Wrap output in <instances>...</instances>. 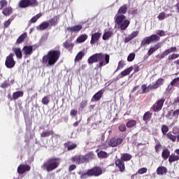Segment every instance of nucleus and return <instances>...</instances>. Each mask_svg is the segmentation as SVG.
Instances as JSON below:
<instances>
[{
  "label": "nucleus",
  "mask_w": 179,
  "mask_h": 179,
  "mask_svg": "<svg viewBox=\"0 0 179 179\" xmlns=\"http://www.w3.org/2000/svg\"><path fill=\"white\" fill-rule=\"evenodd\" d=\"M59 57H61L60 50H50L48 52L47 55L42 57V64L47 68L48 66H54V64L58 62Z\"/></svg>",
  "instance_id": "obj_1"
},
{
  "label": "nucleus",
  "mask_w": 179,
  "mask_h": 179,
  "mask_svg": "<svg viewBox=\"0 0 179 179\" xmlns=\"http://www.w3.org/2000/svg\"><path fill=\"white\" fill-rule=\"evenodd\" d=\"M59 164H61V158L52 157L43 162L41 167L45 171L50 173V171H52L53 170H55V169H58Z\"/></svg>",
  "instance_id": "obj_2"
},
{
  "label": "nucleus",
  "mask_w": 179,
  "mask_h": 179,
  "mask_svg": "<svg viewBox=\"0 0 179 179\" xmlns=\"http://www.w3.org/2000/svg\"><path fill=\"white\" fill-rule=\"evenodd\" d=\"M99 62V68H101V66H104V65H107L108 62H110V55H103L102 53H96L90 57V62Z\"/></svg>",
  "instance_id": "obj_3"
},
{
  "label": "nucleus",
  "mask_w": 179,
  "mask_h": 179,
  "mask_svg": "<svg viewBox=\"0 0 179 179\" xmlns=\"http://www.w3.org/2000/svg\"><path fill=\"white\" fill-rule=\"evenodd\" d=\"M115 22L117 25L118 29H120V30H127L130 23L129 20H127L125 15H120L115 16Z\"/></svg>",
  "instance_id": "obj_4"
},
{
  "label": "nucleus",
  "mask_w": 179,
  "mask_h": 179,
  "mask_svg": "<svg viewBox=\"0 0 179 179\" xmlns=\"http://www.w3.org/2000/svg\"><path fill=\"white\" fill-rule=\"evenodd\" d=\"M13 57H15V55L13 53H10L9 55L6 57L5 65L8 69H12V68L16 65V61H15Z\"/></svg>",
  "instance_id": "obj_5"
},
{
  "label": "nucleus",
  "mask_w": 179,
  "mask_h": 179,
  "mask_svg": "<svg viewBox=\"0 0 179 179\" xmlns=\"http://www.w3.org/2000/svg\"><path fill=\"white\" fill-rule=\"evenodd\" d=\"M160 40V37L157 35H151L150 36H148L145 38L141 42V45H146V44H150L152 41H159Z\"/></svg>",
  "instance_id": "obj_6"
},
{
  "label": "nucleus",
  "mask_w": 179,
  "mask_h": 179,
  "mask_svg": "<svg viewBox=\"0 0 179 179\" xmlns=\"http://www.w3.org/2000/svg\"><path fill=\"white\" fill-rule=\"evenodd\" d=\"M164 101H166V99L164 98L158 100L152 107V110L155 112L156 111H160L162 108H163V104H164Z\"/></svg>",
  "instance_id": "obj_7"
},
{
  "label": "nucleus",
  "mask_w": 179,
  "mask_h": 179,
  "mask_svg": "<svg viewBox=\"0 0 179 179\" xmlns=\"http://www.w3.org/2000/svg\"><path fill=\"white\" fill-rule=\"evenodd\" d=\"M122 138L113 137L109 141L108 145L112 148H115L116 146H120L122 143Z\"/></svg>",
  "instance_id": "obj_8"
},
{
  "label": "nucleus",
  "mask_w": 179,
  "mask_h": 179,
  "mask_svg": "<svg viewBox=\"0 0 179 179\" xmlns=\"http://www.w3.org/2000/svg\"><path fill=\"white\" fill-rule=\"evenodd\" d=\"M103 174V169L99 166H95L93 169H90V176L94 177H99Z\"/></svg>",
  "instance_id": "obj_9"
},
{
  "label": "nucleus",
  "mask_w": 179,
  "mask_h": 179,
  "mask_svg": "<svg viewBox=\"0 0 179 179\" xmlns=\"http://www.w3.org/2000/svg\"><path fill=\"white\" fill-rule=\"evenodd\" d=\"M177 51L176 47H172L169 49L166 50L163 53L158 55V57L159 59H163L165 57H167L169 54H171V52H176Z\"/></svg>",
  "instance_id": "obj_10"
},
{
  "label": "nucleus",
  "mask_w": 179,
  "mask_h": 179,
  "mask_svg": "<svg viewBox=\"0 0 179 179\" xmlns=\"http://www.w3.org/2000/svg\"><path fill=\"white\" fill-rule=\"evenodd\" d=\"M30 166L28 164H20L17 169L18 174H24L26 171H30Z\"/></svg>",
  "instance_id": "obj_11"
},
{
  "label": "nucleus",
  "mask_w": 179,
  "mask_h": 179,
  "mask_svg": "<svg viewBox=\"0 0 179 179\" xmlns=\"http://www.w3.org/2000/svg\"><path fill=\"white\" fill-rule=\"evenodd\" d=\"M101 37V33L96 32L92 35V38L90 41V44H99V40Z\"/></svg>",
  "instance_id": "obj_12"
},
{
  "label": "nucleus",
  "mask_w": 179,
  "mask_h": 179,
  "mask_svg": "<svg viewBox=\"0 0 179 179\" xmlns=\"http://www.w3.org/2000/svg\"><path fill=\"white\" fill-rule=\"evenodd\" d=\"M82 29H83V27L82 26V24H78L73 27H68L67 30L70 33H79Z\"/></svg>",
  "instance_id": "obj_13"
},
{
  "label": "nucleus",
  "mask_w": 179,
  "mask_h": 179,
  "mask_svg": "<svg viewBox=\"0 0 179 179\" xmlns=\"http://www.w3.org/2000/svg\"><path fill=\"white\" fill-rule=\"evenodd\" d=\"M90 159V155L87 154L85 155H78L79 164H83L84 163H88Z\"/></svg>",
  "instance_id": "obj_14"
},
{
  "label": "nucleus",
  "mask_w": 179,
  "mask_h": 179,
  "mask_svg": "<svg viewBox=\"0 0 179 179\" xmlns=\"http://www.w3.org/2000/svg\"><path fill=\"white\" fill-rule=\"evenodd\" d=\"M175 153H176V154H171L169 156V163H173L174 162H178V160H179V149H177L176 150H175Z\"/></svg>",
  "instance_id": "obj_15"
},
{
  "label": "nucleus",
  "mask_w": 179,
  "mask_h": 179,
  "mask_svg": "<svg viewBox=\"0 0 179 179\" xmlns=\"http://www.w3.org/2000/svg\"><path fill=\"white\" fill-rule=\"evenodd\" d=\"M22 51L26 57H29V55H31L33 54V46L31 45H25L22 48Z\"/></svg>",
  "instance_id": "obj_16"
},
{
  "label": "nucleus",
  "mask_w": 179,
  "mask_h": 179,
  "mask_svg": "<svg viewBox=\"0 0 179 179\" xmlns=\"http://www.w3.org/2000/svg\"><path fill=\"white\" fill-rule=\"evenodd\" d=\"M59 20V15H56L54 16L52 18H51L50 20L48 21V22L49 23V26H50V27H55V26H57V24H58V21Z\"/></svg>",
  "instance_id": "obj_17"
},
{
  "label": "nucleus",
  "mask_w": 179,
  "mask_h": 179,
  "mask_svg": "<svg viewBox=\"0 0 179 179\" xmlns=\"http://www.w3.org/2000/svg\"><path fill=\"white\" fill-rule=\"evenodd\" d=\"M13 13V8L11 6L5 7L2 10V15L3 16L8 17L10 16Z\"/></svg>",
  "instance_id": "obj_18"
},
{
  "label": "nucleus",
  "mask_w": 179,
  "mask_h": 179,
  "mask_svg": "<svg viewBox=\"0 0 179 179\" xmlns=\"http://www.w3.org/2000/svg\"><path fill=\"white\" fill-rule=\"evenodd\" d=\"M115 165L119 169L120 173H123L124 170H125V164L122 159H117Z\"/></svg>",
  "instance_id": "obj_19"
},
{
  "label": "nucleus",
  "mask_w": 179,
  "mask_h": 179,
  "mask_svg": "<svg viewBox=\"0 0 179 179\" xmlns=\"http://www.w3.org/2000/svg\"><path fill=\"white\" fill-rule=\"evenodd\" d=\"M128 9V5L124 4L122 6L119 10L117 13L116 14V16H124V14L127 13V10Z\"/></svg>",
  "instance_id": "obj_20"
},
{
  "label": "nucleus",
  "mask_w": 179,
  "mask_h": 179,
  "mask_svg": "<svg viewBox=\"0 0 179 179\" xmlns=\"http://www.w3.org/2000/svg\"><path fill=\"white\" fill-rule=\"evenodd\" d=\"M164 83V78H159L158 79L156 83L151 85L150 87V89H157L160 87Z\"/></svg>",
  "instance_id": "obj_21"
},
{
  "label": "nucleus",
  "mask_w": 179,
  "mask_h": 179,
  "mask_svg": "<svg viewBox=\"0 0 179 179\" xmlns=\"http://www.w3.org/2000/svg\"><path fill=\"white\" fill-rule=\"evenodd\" d=\"M48 27H50V23L48 22V21H44L41 23L39 26L36 27V29L37 30L43 31L48 29Z\"/></svg>",
  "instance_id": "obj_22"
},
{
  "label": "nucleus",
  "mask_w": 179,
  "mask_h": 179,
  "mask_svg": "<svg viewBox=\"0 0 179 179\" xmlns=\"http://www.w3.org/2000/svg\"><path fill=\"white\" fill-rule=\"evenodd\" d=\"M139 34V32L138 31H133L130 35H129L127 37L124 38V42L125 43H129L131 40L133 38H135Z\"/></svg>",
  "instance_id": "obj_23"
},
{
  "label": "nucleus",
  "mask_w": 179,
  "mask_h": 179,
  "mask_svg": "<svg viewBox=\"0 0 179 179\" xmlns=\"http://www.w3.org/2000/svg\"><path fill=\"white\" fill-rule=\"evenodd\" d=\"M13 51L15 53V55L17 58V59H22V54L20 48H13Z\"/></svg>",
  "instance_id": "obj_24"
},
{
  "label": "nucleus",
  "mask_w": 179,
  "mask_h": 179,
  "mask_svg": "<svg viewBox=\"0 0 179 179\" xmlns=\"http://www.w3.org/2000/svg\"><path fill=\"white\" fill-rule=\"evenodd\" d=\"M73 45H75V44L71 43L69 41H66L64 43H63L64 48L69 50V51L73 50Z\"/></svg>",
  "instance_id": "obj_25"
},
{
  "label": "nucleus",
  "mask_w": 179,
  "mask_h": 179,
  "mask_svg": "<svg viewBox=\"0 0 179 179\" xmlns=\"http://www.w3.org/2000/svg\"><path fill=\"white\" fill-rule=\"evenodd\" d=\"M160 47H162V43H158L155 45L153 48H150L148 50V55H152V54H153V52H155V51H157V50H159Z\"/></svg>",
  "instance_id": "obj_26"
},
{
  "label": "nucleus",
  "mask_w": 179,
  "mask_h": 179,
  "mask_svg": "<svg viewBox=\"0 0 179 179\" xmlns=\"http://www.w3.org/2000/svg\"><path fill=\"white\" fill-rule=\"evenodd\" d=\"M19 8H21V9H24L26 8H29L30 5L29 4V2L27 0H20L18 3Z\"/></svg>",
  "instance_id": "obj_27"
},
{
  "label": "nucleus",
  "mask_w": 179,
  "mask_h": 179,
  "mask_svg": "<svg viewBox=\"0 0 179 179\" xmlns=\"http://www.w3.org/2000/svg\"><path fill=\"white\" fill-rule=\"evenodd\" d=\"M103 90H100L96 92L92 98L91 101H98L100 99H101V96H103Z\"/></svg>",
  "instance_id": "obj_28"
},
{
  "label": "nucleus",
  "mask_w": 179,
  "mask_h": 179,
  "mask_svg": "<svg viewBox=\"0 0 179 179\" xmlns=\"http://www.w3.org/2000/svg\"><path fill=\"white\" fill-rule=\"evenodd\" d=\"M23 91H17L13 93L12 99L13 100H17L20 97H23Z\"/></svg>",
  "instance_id": "obj_29"
},
{
  "label": "nucleus",
  "mask_w": 179,
  "mask_h": 179,
  "mask_svg": "<svg viewBox=\"0 0 179 179\" xmlns=\"http://www.w3.org/2000/svg\"><path fill=\"white\" fill-rule=\"evenodd\" d=\"M27 37V33L22 34L17 39L16 44H22L24 41V39Z\"/></svg>",
  "instance_id": "obj_30"
},
{
  "label": "nucleus",
  "mask_w": 179,
  "mask_h": 179,
  "mask_svg": "<svg viewBox=\"0 0 179 179\" xmlns=\"http://www.w3.org/2000/svg\"><path fill=\"white\" fill-rule=\"evenodd\" d=\"M166 173H167V169H166V167L159 166L157 169V174H158V176H163V174H166Z\"/></svg>",
  "instance_id": "obj_31"
},
{
  "label": "nucleus",
  "mask_w": 179,
  "mask_h": 179,
  "mask_svg": "<svg viewBox=\"0 0 179 179\" xmlns=\"http://www.w3.org/2000/svg\"><path fill=\"white\" fill-rule=\"evenodd\" d=\"M64 147L67 148L68 150H73V149L76 148V144H71V141H68L67 143H64Z\"/></svg>",
  "instance_id": "obj_32"
},
{
  "label": "nucleus",
  "mask_w": 179,
  "mask_h": 179,
  "mask_svg": "<svg viewBox=\"0 0 179 179\" xmlns=\"http://www.w3.org/2000/svg\"><path fill=\"white\" fill-rule=\"evenodd\" d=\"M132 69H134V67L130 66L128 69H126L125 70L122 71L121 72V75L122 76H127V75H129V73H131V72L132 71Z\"/></svg>",
  "instance_id": "obj_33"
},
{
  "label": "nucleus",
  "mask_w": 179,
  "mask_h": 179,
  "mask_svg": "<svg viewBox=\"0 0 179 179\" xmlns=\"http://www.w3.org/2000/svg\"><path fill=\"white\" fill-rule=\"evenodd\" d=\"M114 34L113 33V31H106L104 34H103V40H108V38H110V37H113V35Z\"/></svg>",
  "instance_id": "obj_34"
},
{
  "label": "nucleus",
  "mask_w": 179,
  "mask_h": 179,
  "mask_svg": "<svg viewBox=\"0 0 179 179\" xmlns=\"http://www.w3.org/2000/svg\"><path fill=\"white\" fill-rule=\"evenodd\" d=\"M169 16H171V14L166 15L165 12H162L158 15L157 17L159 20H164L165 17H169Z\"/></svg>",
  "instance_id": "obj_35"
},
{
  "label": "nucleus",
  "mask_w": 179,
  "mask_h": 179,
  "mask_svg": "<svg viewBox=\"0 0 179 179\" xmlns=\"http://www.w3.org/2000/svg\"><path fill=\"white\" fill-rule=\"evenodd\" d=\"M97 155L99 159H107L108 157V154L104 151L97 152Z\"/></svg>",
  "instance_id": "obj_36"
},
{
  "label": "nucleus",
  "mask_w": 179,
  "mask_h": 179,
  "mask_svg": "<svg viewBox=\"0 0 179 179\" xmlns=\"http://www.w3.org/2000/svg\"><path fill=\"white\" fill-rule=\"evenodd\" d=\"M86 40H87V36L81 35L76 39V41L77 43H85Z\"/></svg>",
  "instance_id": "obj_37"
},
{
  "label": "nucleus",
  "mask_w": 179,
  "mask_h": 179,
  "mask_svg": "<svg viewBox=\"0 0 179 179\" xmlns=\"http://www.w3.org/2000/svg\"><path fill=\"white\" fill-rule=\"evenodd\" d=\"M150 118H152V113L150 112H147L143 115V121H145V122H148V121L150 120Z\"/></svg>",
  "instance_id": "obj_38"
},
{
  "label": "nucleus",
  "mask_w": 179,
  "mask_h": 179,
  "mask_svg": "<svg viewBox=\"0 0 179 179\" xmlns=\"http://www.w3.org/2000/svg\"><path fill=\"white\" fill-rule=\"evenodd\" d=\"M162 156L164 160H167V159H169V156H170V151L167 149L164 150Z\"/></svg>",
  "instance_id": "obj_39"
},
{
  "label": "nucleus",
  "mask_w": 179,
  "mask_h": 179,
  "mask_svg": "<svg viewBox=\"0 0 179 179\" xmlns=\"http://www.w3.org/2000/svg\"><path fill=\"white\" fill-rule=\"evenodd\" d=\"M8 1L6 0H0V10L8 8Z\"/></svg>",
  "instance_id": "obj_40"
},
{
  "label": "nucleus",
  "mask_w": 179,
  "mask_h": 179,
  "mask_svg": "<svg viewBox=\"0 0 179 179\" xmlns=\"http://www.w3.org/2000/svg\"><path fill=\"white\" fill-rule=\"evenodd\" d=\"M127 128H132L136 125V120H129L126 124Z\"/></svg>",
  "instance_id": "obj_41"
},
{
  "label": "nucleus",
  "mask_w": 179,
  "mask_h": 179,
  "mask_svg": "<svg viewBox=\"0 0 179 179\" xmlns=\"http://www.w3.org/2000/svg\"><path fill=\"white\" fill-rule=\"evenodd\" d=\"M42 15L41 13H38L36 15L34 16L31 20H30V22L31 23H36V22H37V20H38V19H40V17H41Z\"/></svg>",
  "instance_id": "obj_42"
},
{
  "label": "nucleus",
  "mask_w": 179,
  "mask_h": 179,
  "mask_svg": "<svg viewBox=\"0 0 179 179\" xmlns=\"http://www.w3.org/2000/svg\"><path fill=\"white\" fill-rule=\"evenodd\" d=\"M121 159L124 162H128L130 159H132V156H131L129 154H123V155L121 157Z\"/></svg>",
  "instance_id": "obj_43"
},
{
  "label": "nucleus",
  "mask_w": 179,
  "mask_h": 179,
  "mask_svg": "<svg viewBox=\"0 0 179 179\" xmlns=\"http://www.w3.org/2000/svg\"><path fill=\"white\" fill-rule=\"evenodd\" d=\"M167 138H169V139H170L171 141H172V142H176V139H177V136H174L173 134V133L171 132H169L166 134Z\"/></svg>",
  "instance_id": "obj_44"
},
{
  "label": "nucleus",
  "mask_w": 179,
  "mask_h": 179,
  "mask_svg": "<svg viewBox=\"0 0 179 179\" xmlns=\"http://www.w3.org/2000/svg\"><path fill=\"white\" fill-rule=\"evenodd\" d=\"M29 6H37L38 5V1L37 0H27Z\"/></svg>",
  "instance_id": "obj_45"
},
{
  "label": "nucleus",
  "mask_w": 179,
  "mask_h": 179,
  "mask_svg": "<svg viewBox=\"0 0 179 179\" xmlns=\"http://www.w3.org/2000/svg\"><path fill=\"white\" fill-rule=\"evenodd\" d=\"M176 83H178V78H176L172 80V82L168 86V89L166 90H171V86H174Z\"/></svg>",
  "instance_id": "obj_46"
},
{
  "label": "nucleus",
  "mask_w": 179,
  "mask_h": 179,
  "mask_svg": "<svg viewBox=\"0 0 179 179\" xmlns=\"http://www.w3.org/2000/svg\"><path fill=\"white\" fill-rule=\"evenodd\" d=\"M83 58V52H79L75 57L76 62L78 61H80Z\"/></svg>",
  "instance_id": "obj_47"
},
{
  "label": "nucleus",
  "mask_w": 179,
  "mask_h": 179,
  "mask_svg": "<svg viewBox=\"0 0 179 179\" xmlns=\"http://www.w3.org/2000/svg\"><path fill=\"white\" fill-rule=\"evenodd\" d=\"M72 163H76V164H79V155H75L71 159Z\"/></svg>",
  "instance_id": "obj_48"
},
{
  "label": "nucleus",
  "mask_w": 179,
  "mask_h": 179,
  "mask_svg": "<svg viewBox=\"0 0 179 179\" xmlns=\"http://www.w3.org/2000/svg\"><path fill=\"white\" fill-rule=\"evenodd\" d=\"M178 57H179L178 54L173 53L169 56L168 59L169 61H173V59H177V58H178Z\"/></svg>",
  "instance_id": "obj_49"
},
{
  "label": "nucleus",
  "mask_w": 179,
  "mask_h": 179,
  "mask_svg": "<svg viewBox=\"0 0 179 179\" xmlns=\"http://www.w3.org/2000/svg\"><path fill=\"white\" fill-rule=\"evenodd\" d=\"M50 103V98L48 96H44L42 98V103H43L45 106H48V103Z\"/></svg>",
  "instance_id": "obj_50"
},
{
  "label": "nucleus",
  "mask_w": 179,
  "mask_h": 179,
  "mask_svg": "<svg viewBox=\"0 0 179 179\" xmlns=\"http://www.w3.org/2000/svg\"><path fill=\"white\" fill-rule=\"evenodd\" d=\"M135 59V53H130L127 57L128 62H132Z\"/></svg>",
  "instance_id": "obj_51"
},
{
  "label": "nucleus",
  "mask_w": 179,
  "mask_h": 179,
  "mask_svg": "<svg viewBox=\"0 0 179 179\" xmlns=\"http://www.w3.org/2000/svg\"><path fill=\"white\" fill-rule=\"evenodd\" d=\"M86 106H87V100L86 99L83 100L80 103V108H81V110H83V108H85Z\"/></svg>",
  "instance_id": "obj_52"
},
{
  "label": "nucleus",
  "mask_w": 179,
  "mask_h": 179,
  "mask_svg": "<svg viewBox=\"0 0 179 179\" xmlns=\"http://www.w3.org/2000/svg\"><path fill=\"white\" fill-rule=\"evenodd\" d=\"M51 135V131H46L41 133V138H47Z\"/></svg>",
  "instance_id": "obj_53"
},
{
  "label": "nucleus",
  "mask_w": 179,
  "mask_h": 179,
  "mask_svg": "<svg viewBox=\"0 0 179 179\" xmlns=\"http://www.w3.org/2000/svg\"><path fill=\"white\" fill-rule=\"evenodd\" d=\"M124 65H125V62H124L123 60L120 61L116 71H118L119 69L124 68Z\"/></svg>",
  "instance_id": "obj_54"
},
{
  "label": "nucleus",
  "mask_w": 179,
  "mask_h": 179,
  "mask_svg": "<svg viewBox=\"0 0 179 179\" xmlns=\"http://www.w3.org/2000/svg\"><path fill=\"white\" fill-rule=\"evenodd\" d=\"M162 131L163 135H166L167 132H169V127L166 125H162Z\"/></svg>",
  "instance_id": "obj_55"
},
{
  "label": "nucleus",
  "mask_w": 179,
  "mask_h": 179,
  "mask_svg": "<svg viewBox=\"0 0 179 179\" xmlns=\"http://www.w3.org/2000/svg\"><path fill=\"white\" fill-rule=\"evenodd\" d=\"M90 176V169H89L87 173H83L80 176V178L82 179L87 178V177H89Z\"/></svg>",
  "instance_id": "obj_56"
},
{
  "label": "nucleus",
  "mask_w": 179,
  "mask_h": 179,
  "mask_svg": "<svg viewBox=\"0 0 179 179\" xmlns=\"http://www.w3.org/2000/svg\"><path fill=\"white\" fill-rule=\"evenodd\" d=\"M10 23H12V20H10V19H8L7 21H6L3 23L4 29H8V27H9V26H10Z\"/></svg>",
  "instance_id": "obj_57"
},
{
  "label": "nucleus",
  "mask_w": 179,
  "mask_h": 179,
  "mask_svg": "<svg viewBox=\"0 0 179 179\" xmlns=\"http://www.w3.org/2000/svg\"><path fill=\"white\" fill-rule=\"evenodd\" d=\"M9 86H10V84L7 81H4L3 83L1 85V89H6V87H9Z\"/></svg>",
  "instance_id": "obj_58"
},
{
  "label": "nucleus",
  "mask_w": 179,
  "mask_h": 179,
  "mask_svg": "<svg viewBox=\"0 0 179 179\" xmlns=\"http://www.w3.org/2000/svg\"><path fill=\"white\" fill-rule=\"evenodd\" d=\"M146 171H148V169L141 168V169L138 170L137 173L138 174H145V173H146Z\"/></svg>",
  "instance_id": "obj_59"
},
{
  "label": "nucleus",
  "mask_w": 179,
  "mask_h": 179,
  "mask_svg": "<svg viewBox=\"0 0 179 179\" xmlns=\"http://www.w3.org/2000/svg\"><path fill=\"white\" fill-rule=\"evenodd\" d=\"M162 149V145L160 143H157V145H155V152L157 153H159V152H160V150Z\"/></svg>",
  "instance_id": "obj_60"
},
{
  "label": "nucleus",
  "mask_w": 179,
  "mask_h": 179,
  "mask_svg": "<svg viewBox=\"0 0 179 179\" xmlns=\"http://www.w3.org/2000/svg\"><path fill=\"white\" fill-rule=\"evenodd\" d=\"M166 118H169V120H171V117H173V110L168 112V113L166 115Z\"/></svg>",
  "instance_id": "obj_61"
},
{
  "label": "nucleus",
  "mask_w": 179,
  "mask_h": 179,
  "mask_svg": "<svg viewBox=\"0 0 179 179\" xmlns=\"http://www.w3.org/2000/svg\"><path fill=\"white\" fill-rule=\"evenodd\" d=\"M119 131H120L121 132H124V131H127V127L125 126V124H121L119 127Z\"/></svg>",
  "instance_id": "obj_62"
},
{
  "label": "nucleus",
  "mask_w": 179,
  "mask_h": 179,
  "mask_svg": "<svg viewBox=\"0 0 179 179\" xmlns=\"http://www.w3.org/2000/svg\"><path fill=\"white\" fill-rule=\"evenodd\" d=\"M73 170H76V165L71 164L69 167V171H73Z\"/></svg>",
  "instance_id": "obj_63"
},
{
  "label": "nucleus",
  "mask_w": 179,
  "mask_h": 179,
  "mask_svg": "<svg viewBox=\"0 0 179 179\" xmlns=\"http://www.w3.org/2000/svg\"><path fill=\"white\" fill-rule=\"evenodd\" d=\"M173 117H176L177 118V117L179 116V109L175 111L173 110Z\"/></svg>",
  "instance_id": "obj_64"
}]
</instances>
